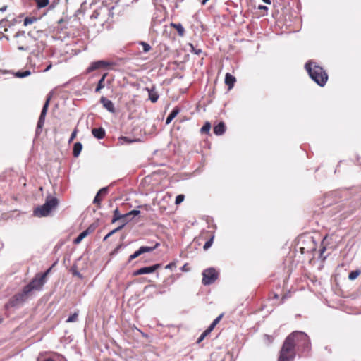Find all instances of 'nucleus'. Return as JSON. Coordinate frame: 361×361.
<instances>
[{"instance_id": "1", "label": "nucleus", "mask_w": 361, "mask_h": 361, "mask_svg": "<svg viewBox=\"0 0 361 361\" xmlns=\"http://www.w3.org/2000/svg\"><path fill=\"white\" fill-rule=\"evenodd\" d=\"M311 350L310 337L303 331H293L286 338L278 361H293L297 353L299 357H308Z\"/></svg>"}, {"instance_id": "2", "label": "nucleus", "mask_w": 361, "mask_h": 361, "mask_svg": "<svg viewBox=\"0 0 361 361\" xmlns=\"http://www.w3.org/2000/svg\"><path fill=\"white\" fill-rule=\"evenodd\" d=\"M305 68L311 79L318 85L324 87L326 85L328 75L322 67L310 60L305 63Z\"/></svg>"}, {"instance_id": "3", "label": "nucleus", "mask_w": 361, "mask_h": 361, "mask_svg": "<svg viewBox=\"0 0 361 361\" xmlns=\"http://www.w3.org/2000/svg\"><path fill=\"white\" fill-rule=\"evenodd\" d=\"M59 200L56 197L47 196L45 202L35 209L33 214L37 217H44L49 215L51 212L57 207Z\"/></svg>"}, {"instance_id": "4", "label": "nucleus", "mask_w": 361, "mask_h": 361, "mask_svg": "<svg viewBox=\"0 0 361 361\" xmlns=\"http://www.w3.org/2000/svg\"><path fill=\"white\" fill-rule=\"evenodd\" d=\"M51 268L47 269L43 274H37L30 281V282L25 286L23 288L26 290V292L31 295L32 292L34 290H41L42 289L43 286L46 282V276L49 272Z\"/></svg>"}, {"instance_id": "5", "label": "nucleus", "mask_w": 361, "mask_h": 361, "mask_svg": "<svg viewBox=\"0 0 361 361\" xmlns=\"http://www.w3.org/2000/svg\"><path fill=\"white\" fill-rule=\"evenodd\" d=\"M30 295L23 288L21 292L16 293L12 296L9 301L5 304V309L8 310L10 307H18L22 305L27 301Z\"/></svg>"}, {"instance_id": "6", "label": "nucleus", "mask_w": 361, "mask_h": 361, "mask_svg": "<svg viewBox=\"0 0 361 361\" xmlns=\"http://www.w3.org/2000/svg\"><path fill=\"white\" fill-rule=\"evenodd\" d=\"M218 273L214 268L206 269L202 272V283L204 286L214 283L218 278Z\"/></svg>"}, {"instance_id": "7", "label": "nucleus", "mask_w": 361, "mask_h": 361, "mask_svg": "<svg viewBox=\"0 0 361 361\" xmlns=\"http://www.w3.org/2000/svg\"><path fill=\"white\" fill-rule=\"evenodd\" d=\"M45 59V56L42 54H32L29 58V63L37 72L42 71L43 60Z\"/></svg>"}, {"instance_id": "8", "label": "nucleus", "mask_w": 361, "mask_h": 361, "mask_svg": "<svg viewBox=\"0 0 361 361\" xmlns=\"http://www.w3.org/2000/svg\"><path fill=\"white\" fill-rule=\"evenodd\" d=\"M49 101H50V97H49L47 99L45 103L43 105V107H42V109L41 111L39 120L37 121L36 130H35L36 135H40L42 131V128H43V126H44V121H45V117H46V115H47V110H48V107H49Z\"/></svg>"}, {"instance_id": "9", "label": "nucleus", "mask_w": 361, "mask_h": 361, "mask_svg": "<svg viewBox=\"0 0 361 361\" xmlns=\"http://www.w3.org/2000/svg\"><path fill=\"white\" fill-rule=\"evenodd\" d=\"M159 245H160L159 243H156L154 246H142V247H140L133 254H132L129 256L128 262H130L132 260L135 259V258L138 257L139 256H140L141 255H142L145 252H152L156 248H157Z\"/></svg>"}, {"instance_id": "10", "label": "nucleus", "mask_w": 361, "mask_h": 361, "mask_svg": "<svg viewBox=\"0 0 361 361\" xmlns=\"http://www.w3.org/2000/svg\"><path fill=\"white\" fill-rule=\"evenodd\" d=\"M14 37H16V38H19V37H23V40L18 41V43L23 44H20V45H19L18 47V50H20V51H28L30 49V47H29V45L27 43L29 41L30 37L25 35V31H18V32H17L15 34Z\"/></svg>"}, {"instance_id": "11", "label": "nucleus", "mask_w": 361, "mask_h": 361, "mask_svg": "<svg viewBox=\"0 0 361 361\" xmlns=\"http://www.w3.org/2000/svg\"><path fill=\"white\" fill-rule=\"evenodd\" d=\"M114 63L112 62H109L104 60H99L97 61H94L90 63V66L87 69V73L92 72L95 70L99 69V68H104L109 66L113 65Z\"/></svg>"}, {"instance_id": "12", "label": "nucleus", "mask_w": 361, "mask_h": 361, "mask_svg": "<svg viewBox=\"0 0 361 361\" xmlns=\"http://www.w3.org/2000/svg\"><path fill=\"white\" fill-rule=\"evenodd\" d=\"M100 103L102 104L103 106L109 112L114 113L115 112V106L114 103L106 98L105 97H102L100 98Z\"/></svg>"}, {"instance_id": "13", "label": "nucleus", "mask_w": 361, "mask_h": 361, "mask_svg": "<svg viewBox=\"0 0 361 361\" xmlns=\"http://www.w3.org/2000/svg\"><path fill=\"white\" fill-rule=\"evenodd\" d=\"M148 92L149 99L152 102L155 103L157 102L159 95L156 90V87L153 85L152 87H146L145 89Z\"/></svg>"}, {"instance_id": "14", "label": "nucleus", "mask_w": 361, "mask_h": 361, "mask_svg": "<svg viewBox=\"0 0 361 361\" xmlns=\"http://www.w3.org/2000/svg\"><path fill=\"white\" fill-rule=\"evenodd\" d=\"M92 134L95 138L102 140L105 137L106 131L102 127L94 128L92 129Z\"/></svg>"}, {"instance_id": "15", "label": "nucleus", "mask_w": 361, "mask_h": 361, "mask_svg": "<svg viewBox=\"0 0 361 361\" xmlns=\"http://www.w3.org/2000/svg\"><path fill=\"white\" fill-rule=\"evenodd\" d=\"M92 231V230L91 229L90 227L87 228V229H85V231H83L82 233H80L77 238H75L73 240V243L75 244V245H78L79 243H80V242L86 237Z\"/></svg>"}, {"instance_id": "16", "label": "nucleus", "mask_w": 361, "mask_h": 361, "mask_svg": "<svg viewBox=\"0 0 361 361\" xmlns=\"http://www.w3.org/2000/svg\"><path fill=\"white\" fill-rule=\"evenodd\" d=\"M226 125L224 122H220L214 126L213 130L216 135H222L226 131Z\"/></svg>"}, {"instance_id": "17", "label": "nucleus", "mask_w": 361, "mask_h": 361, "mask_svg": "<svg viewBox=\"0 0 361 361\" xmlns=\"http://www.w3.org/2000/svg\"><path fill=\"white\" fill-rule=\"evenodd\" d=\"M180 111V110L178 106H175L172 109L171 113L169 114L168 117L166 118V124L169 125L173 121V119L179 114Z\"/></svg>"}, {"instance_id": "18", "label": "nucleus", "mask_w": 361, "mask_h": 361, "mask_svg": "<svg viewBox=\"0 0 361 361\" xmlns=\"http://www.w3.org/2000/svg\"><path fill=\"white\" fill-rule=\"evenodd\" d=\"M236 81V79L231 74L227 73L225 75V83L228 86L229 89H231Z\"/></svg>"}, {"instance_id": "19", "label": "nucleus", "mask_w": 361, "mask_h": 361, "mask_svg": "<svg viewBox=\"0 0 361 361\" xmlns=\"http://www.w3.org/2000/svg\"><path fill=\"white\" fill-rule=\"evenodd\" d=\"M161 264H155L152 266H150V267H142V274H151V273H153L154 271H155L157 269H159V267H161Z\"/></svg>"}, {"instance_id": "20", "label": "nucleus", "mask_w": 361, "mask_h": 361, "mask_svg": "<svg viewBox=\"0 0 361 361\" xmlns=\"http://www.w3.org/2000/svg\"><path fill=\"white\" fill-rule=\"evenodd\" d=\"M171 26L174 27L177 30L178 34L179 36H180V37L184 36L185 30V28L183 27V26L182 25L181 23H171Z\"/></svg>"}, {"instance_id": "21", "label": "nucleus", "mask_w": 361, "mask_h": 361, "mask_svg": "<svg viewBox=\"0 0 361 361\" xmlns=\"http://www.w3.org/2000/svg\"><path fill=\"white\" fill-rule=\"evenodd\" d=\"M82 145L81 142H75L74 145H73V157H78L81 151H82Z\"/></svg>"}, {"instance_id": "22", "label": "nucleus", "mask_w": 361, "mask_h": 361, "mask_svg": "<svg viewBox=\"0 0 361 361\" xmlns=\"http://www.w3.org/2000/svg\"><path fill=\"white\" fill-rule=\"evenodd\" d=\"M127 217H128V214H121L119 213L118 209L116 208L114 211V216H113V219L111 220V222L112 223H115L116 221H117L119 219L127 218Z\"/></svg>"}, {"instance_id": "23", "label": "nucleus", "mask_w": 361, "mask_h": 361, "mask_svg": "<svg viewBox=\"0 0 361 361\" xmlns=\"http://www.w3.org/2000/svg\"><path fill=\"white\" fill-rule=\"evenodd\" d=\"M106 77V74H104L102 78H100V80H99L98 83H97V87L95 88V92H99L102 88L104 87V81H105V78Z\"/></svg>"}, {"instance_id": "24", "label": "nucleus", "mask_w": 361, "mask_h": 361, "mask_svg": "<svg viewBox=\"0 0 361 361\" xmlns=\"http://www.w3.org/2000/svg\"><path fill=\"white\" fill-rule=\"evenodd\" d=\"M31 74V71L29 70L19 71L15 73V76L17 78H23L29 76Z\"/></svg>"}, {"instance_id": "25", "label": "nucleus", "mask_w": 361, "mask_h": 361, "mask_svg": "<svg viewBox=\"0 0 361 361\" xmlns=\"http://www.w3.org/2000/svg\"><path fill=\"white\" fill-rule=\"evenodd\" d=\"M211 129V124L207 121L204 126L201 128L200 132L202 134H209Z\"/></svg>"}, {"instance_id": "26", "label": "nucleus", "mask_w": 361, "mask_h": 361, "mask_svg": "<svg viewBox=\"0 0 361 361\" xmlns=\"http://www.w3.org/2000/svg\"><path fill=\"white\" fill-rule=\"evenodd\" d=\"M35 1L36 2L38 8H44L49 3V0H35Z\"/></svg>"}, {"instance_id": "27", "label": "nucleus", "mask_w": 361, "mask_h": 361, "mask_svg": "<svg viewBox=\"0 0 361 361\" xmlns=\"http://www.w3.org/2000/svg\"><path fill=\"white\" fill-rule=\"evenodd\" d=\"M37 20V18L35 17H26L24 19V25L27 26L28 25H31L33 23L36 22Z\"/></svg>"}, {"instance_id": "28", "label": "nucleus", "mask_w": 361, "mask_h": 361, "mask_svg": "<svg viewBox=\"0 0 361 361\" xmlns=\"http://www.w3.org/2000/svg\"><path fill=\"white\" fill-rule=\"evenodd\" d=\"M360 274V270L352 271L349 273L348 279L350 280H355Z\"/></svg>"}, {"instance_id": "29", "label": "nucleus", "mask_w": 361, "mask_h": 361, "mask_svg": "<svg viewBox=\"0 0 361 361\" xmlns=\"http://www.w3.org/2000/svg\"><path fill=\"white\" fill-rule=\"evenodd\" d=\"M78 312H75L73 314L70 315L66 319V322H75L78 320Z\"/></svg>"}, {"instance_id": "30", "label": "nucleus", "mask_w": 361, "mask_h": 361, "mask_svg": "<svg viewBox=\"0 0 361 361\" xmlns=\"http://www.w3.org/2000/svg\"><path fill=\"white\" fill-rule=\"evenodd\" d=\"M223 317V314H220L219 316H218L212 323L209 326V327H210L212 329H214L215 328V326L217 325V324L220 322V320Z\"/></svg>"}, {"instance_id": "31", "label": "nucleus", "mask_w": 361, "mask_h": 361, "mask_svg": "<svg viewBox=\"0 0 361 361\" xmlns=\"http://www.w3.org/2000/svg\"><path fill=\"white\" fill-rule=\"evenodd\" d=\"M139 44L142 46L143 51L145 53H147V52L151 50V49H152L151 46L148 43H147L145 42H140Z\"/></svg>"}, {"instance_id": "32", "label": "nucleus", "mask_w": 361, "mask_h": 361, "mask_svg": "<svg viewBox=\"0 0 361 361\" xmlns=\"http://www.w3.org/2000/svg\"><path fill=\"white\" fill-rule=\"evenodd\" d=\"M100 196L101 195H98V192H97L96 196L94 197V200H93V203L95 204H97L98 207H101L102 197Z\"/></svg>"}, {"instance_id": "33", "label": "nucleus", "mask_w": 361, "mask_h": 361, "mask_svg": "<svg viewBox=\"0 0 361 361\" xmlns=\"http://www.w3.org/2000/svg\"><path fill=\"white\" fill-rule=\"evenodd\" d=\"M213 239H214V236H212L209 240H208L204 245V250H207L208 248H209L212 245V243H213Z\"/></svg>"}, {"instance_id": "34", "label": "nucleus", "mask_w": 361, "mask_h": 361, "mask_svg": "<svg viewBox=\"0 0 361 361\" xmlns=\"http://www.w3.org/2000/svg\"><path fill=\"white\" fill-rule=\"evenodd\" d=\"M108 191H109L108 187H104V188H101L97 192H98V195H100L101 196H105L108 193Z\"/></svg>"}, {"instance_id": "35", "label": "nucleus", "mask_w": 361, "mask_h": 361, "mask_svg": "<svg viewBox=\"0 0 361 361\" xmlns=\"http://www.w3.org/2000/svg\"><path fill=\"white\" fill-rule=\"evenodd\" d=\"M184 199H185V196L183 195H177L176 197V201H175L176 204H180L181 202H183Z\"/></svg>"}, {"instance_id": "36", "label": "nucleus", "mask_w": 361, "mask_h": 361, "mask_svg": "<svg viewBox=\"0 0 361 361\" xmlns=\"http://www.w3.org/2000/svg\"><path fill=\"white\" fill-rule=\"evenodd\" d=\"M77 133H78V129L77 128H75L73 130V131L72 132L71 135V137L68 140V143L70 144L71 142H72L73 141V140L75 138L76 135H77Z\"/></svg>"}, {"instance_id": "37", "label": "nucleus", "mask_w": 361, "mask_h": 361, "mask_svg": "<svg viewBox=\"0 0 361 361\" xmlns=\"http://www.w3.org/2000/svg\"><path fill=\"white\" fill-rule=\"evenodd\" d=\"M190 47L192 49L191 52L194 53L196 55H200V54H202V50L201 49H196L194 47L192 44H190Z\"/></svg>"}, {"instance_id": "38", "label": "nucleus", "mask_w": 361, "mask_h": 361, "mask_svg": "<svg viewBox=\"0 0 361 361\" xmlns=\"http://www.w3.org/2000/svg\"><path fill=\"white\" fill-rule=\"evenodd\" d=\"M140 213V210H137V209H134V210H131L130 212H129L128 213H126V214H128V216H137Z\"/></svg>"}, {"instance_id": "39", "label": "nucleus", "mask_w": 361, "mask_h": 361, "mask_svg": "<svg viewBox=\"0 0 361 361\" xmlns=\"http://www.w3.org/2000/svg\"><path fill=\"white\" fill-rule=\"evenodd\" d=\"M176 263L175 262H172L168 264L165 267V269H173V268H176Z\"/></svg>"}, {"instance_id": "40", "label": "nucleus", "mask_w": 361, "mask_h": 361, "mask_svg": "<svg viewBox=\"0 0 361 361\" xmlns=\"http://www.w3.org/2000/svg\"><path fill=\"white\" fill-rule=\"evenodd\" d=\"M99 11H97V10H95L93 11V13H92V15L90 16V18L91 19H96L98 18L99 15Z\"/></svg>"}, {"instance_id": "41", "label": "nucleus", "mask_w": 361, "mask_h": 361, "mask_svg": "<svg viewBox=\"0 0 361 361\" xmlns=\"http://www.w3.org/2000/svg\"><path fill=\"white\" fill-rule=\"evenodd\" d=\"M52 67V63L51 61L47 62V65L44 69H42V72H47L49 71Z\"/></svg>"}, {"instance_id": "42", "label": "nucleus", "mask_w": 361, "mask_h": 361, "mask_svg": "<svg viewBox=\"0 0 361 361\" xmlns=\"http://www.w3.org/2000/svg\"><path fill=\"white\" fill-rule=\"evenodd\" d=\"M72 273L73 275L77 276L80 279L82 278V276L81 275V274L79 271H78L77 270L73 269V268H72Z\"/></svg>"}, {"instance_id": "43", "label": "nucleus", "mask_w": 361, "mask_h": 361, "mask_svg": "<svg viewBox=\"0 0 361 361\" xmlns=\"http://www.w3.org/2000/svg\"><path fill=\"white\" fill-rule=\"evenodd\" d=\"M7 20L6 19H2L1 21H0V26L1 27H6V26L7 25Z\"/></svg>"}, {"instance_id": "44", "label": "nucleus", "mask_w": 361, "mask_h": 361, "mask_svg": "<svg viewBox=\"0 0 361 361\" xmlns=\"http://www.w3.org/2000/svg\"><path fill=\"white\" fill-rule=\"evenodd\" d=\"M213 329H212L210 327H208L203 333L202 334L204 336H205V337L209 334L212 331Z\"/></svg>"}, {"instance_id": "45", "label": "nucleus", "mask_w": 361, "mask_h": 361, "mask_svg": "<svg viewBox=\"0 0 361 361\" xmlns=\"http://www.w3.org/2000/svg\"><path fill=\"white\" fill-rule=\"evenodd\" d=\"M142 268L136 270L135 271H134L133 273V276H138V275H142Z\"/></svg>"}, {"instance_id": "46", "label": "nucleus", "mask_w": 361, "mask_h": 361, "mask_svg": "<svg viewBox=\"0 0 361 361\" xmlns=\"http://www.w3.org/2000/svg\"><path fill=\"white\" fill-rule=\"evenodd\" d=\"M180 270L182 271H189V269L188 268V264H185L181 268H180Z\"/></svg>"}, {"instance_id": "47", "label": "nucleus", "mask_w": 361, "mask_h": 361, "mask_svg": "<svg viewBox=\"0 0 361 361\" xmlns=\"http://www.w3.org/2000/svg\"><path fill=\"white\" fill-rule=\"evenodd\" d=\"M125 224H123V225L117 227L116 228L112 230L111 231L113 232V233H115L116 232L118 231L119 230H121L123 226H124Z\"/></svg>"}, {"instance_id": "48", "label": "nucleus", "mask_w": 361, "mask_h": 361, "mask_svg": "<svg viewBox=\"0 0 361 361\" xmlns=\"http://www.w3.org/2000/svg\"><path fill=\"white\" fill-rule=\"evenodd\" d=\"M205 338V336H204L202 334L200 335V336L197 338V343H200L202 341L204 340V338Z\"/></svg>"}, {"instance_id": "49", "label": "nucleus", "mask_w": 361, "mask_h": 361, "mask_svg": "<svg viewBox=\"0 0 361 361\" xmlns=\"http://www.w3.org/2000/svg\"><path fill=\"white\" fill-rule=\"evenodd\" d=\"M113 232L112 231H110L104 238V240H106L108 238H109L110 236H112L113 235Z\"/></svg>"}, {"instance_id": "50", "label": "nucleus", "mask_w": 361, "mask_h": 361, "mask_svg": "<svg viewBox=\"0 0 361 361\" xmlns=\"http://www.w3.org/2000/svg\"><path fill=\"white\" fill-rule=\"evenodd\" d=\"M6 8H7V6H3L2 8H0V11H1V12H4V11H5L6 10Z\"/></svg>"}, {"instance_id": "51", "label": "nucleus", "mask_w": 361, "mask_h": 361, "mask_svg": "<svg viewBox=\"0 0 361 361\" xmlns=\"http://www.w3.org/2000/svg\"><path fill=\"white\" fill-rule=\"evenodd\" d=\"M326 248L325 247H323L322 249L320 250V256L322 257V254L323 252L325 251Z\"/></svg>"}, {"instance_id": "52", "label": "nucleus", "mask_w": 361, "mask_h": 361, "mask_svg": "<svg viewBox=\"0 0 361 361\" xmlns=\"http://www.w3.org/2000/svg\"><path fill=\"white\" fill-rule=\"evenodd\" d=\"M263 2L267 4H271V1L270 0H262Z\"/></svg>"}, {"instance_id": "53", "label": "nucleus", "mask_w": 361, "mask_h": 361, "mask_svg": "<svg viewBox=\"0 0 361 361\" xmlns=\"http://www.w3.org/2000/svg\"><path fill=\"white\" fill-rule=\"evenodd\" d=\"M209 0H202L201 2L202 5H205Z\"/></svg>"}, {"instance_id": "54", "label": "nucleus", "mask_w": 361, "mask_h": 361, "mask_svg": "<svg viewBox=\"0 0 361 361\" xmlns=\"http://www.w3.org/2000/svg\"><path fill=\"white\" fill-rule=\"evenodd\" d=\"M43 361H54L52 358H47Z\"/></svg>"}, {"instance_id": "55", "label": "nucleus", "mask_w": 361, "mask_h": 361, "mask_svg": "<svg viewBox=\"0 0 361 361\" xmlns=\"http://www.w3.org/2000/svg\"><path fill=\"white\" fill-rule=\"evenodd\" d=\"M4 321V319L3 317H0V324H1Z\"/></svg>"}, {"instance_id": "56", "label": "nucleus", "mask_w": 361, "mask_h": 361, "mask_svg": "<svg viewBox=\"0 0 361 361\" xmlns=\"http://www.w3.org/2000/svg\"><path fill=\"white\" fill-rule=\"evenodd\" d=\"M3 37H5L7 40H8V37L7 36L4 35Z\"/></svg>"}, {"instance_id": "57", "label": "nucleus", "mask_w": 361, "mask_h": 361, "mask_svg": "<svg viewBox=\"0 0 361 361\" xmlns=\"http://www.w3.org/2000/svg\"><path fill=\"white\" fill-rule=\"evenodd\" d=\"M122 139H123V140H127V137H122Z\"/></svg>"}]
</instances>
